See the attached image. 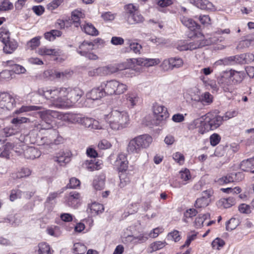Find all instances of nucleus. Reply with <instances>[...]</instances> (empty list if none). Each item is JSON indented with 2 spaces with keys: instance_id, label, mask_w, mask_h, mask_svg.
<instances>
[{
  "instance_id": "obj_60",
  "label": "nucleus",
  "mask_w": 254,
  "mask_h": 254,
  "mask_svg": "<svg viewBox=\"0 0 254 254\" xmlns=\"http://www.w3.org/2000/svg\"><path fill=\"white\" fill-rule=\"evenodd\" d=\"M12 65V68L10 70L12 73H15L16 74L23 73L26 71L24 67L19 64H13Z\"/></svg>"
},
{
  "instance_id": "obj_13",
  "label": "nucleus",
  "mask_w": 254,
  "mask_h": 254,
  "mask_svg": "<svg viewBox=\"0 0 254 254\" xmlns=\"http://www.w3.org/2000/svg\"><path fill=\"white\" fill-rule=\"evenodd\" d=\"M122 99L123 102H125L130 108H133L136 106L139 100L137 94L132 92L125 94L123 96Z\"/></svg>"
},
{
  "instance_id": "obj_8",
  "label": "nucleus",
  "mask_w": 254,
  "mask_h": 254,
  "mask_svg": "<svg viewBox=\"0 0 254 254\" xmlns=\"http://www.w3.org/2000/svg\"><path fill=\"white\" fill-rule=\"evenodd\" d=\"M31 127L40 131L42 129H50L52 128L53 125L52 120L47 115L43 114L41 119L31 121Z\"/></svg>"
},
{
  "instance_id": "obj_56",
  "label": "nucleus",
  "mask_w": 254,
  "mask_h": 254,
  "mask_svg": "<svg viewBox=\"0 0 254 254\" xmlns=\"http://www.w3.org/2000/svg\"><path fill=\"white\" fill-rule=\"evenodd\" d=\"M180 178L184 181H187L191 178L190 171L187 169L181 171L180 172Z\"/></svg>"
},
{
  "instance_id": "obj_28",
  "label": "nucleus",
  "mask_w": 254,
  "mask_h": 254,
  "mask_svg": "<svg viewBox=\"0 0 254 254\" xmlns=\"http://www.w3.org/2000/svg\"><path fill=\"white\" fill-rule=\"evenodd\" d=\"M4 222L8 223L12 226H16L19 225L21 220L17 214H9L4 218Z\"/></svg>"
},
{
  "instance_id": "obj_14",
  "label": "nucleus",
  "mask_w": 254,
  "mask_h": 254,
  "mask_svg": "<svg viewBox=\"0 0 254 254\" xmlns=\"http://www.w3.org/2000/svg\"><path fill=\"white\" fill-rule=\"evenodd\" d=\"M226 76H228L234 85L240 83L244 77V73L242 71H237L231 69L229 71H225Z\"/></svg>"
},
{
  "instance_id": "obj_33",
  "label": "nucleus",
  "mask_w": 254,
  "mask_h": 254,
  "mask_svg": "<svg viewBox=\"0 0 254 254\" xmlns=\"http://www.w3.org/2000/svg\"><path fill=\"white\" fill-rule=\"evenodd\" d=\"M210 202L209 199L205 198L204 196L198 198L195 202L194 206L196 208H205L207 206Z\"/></svg>"
},
{
  "instance_id": "obj_1",
  "label": "nucleus",
  "mask_w": 254,
  "mask_h": 254,
  "mask_svg": "<svg viewBox=\"0 0 254 254\" xmlns=\"http://www.w3.org/2000/svg\"><path fill=\"white\" fill-rule=\"evenodd\" d=\"M37 93L44 97L51 102V106L58 108H63L64 87L45 88L39 89Z\"/></svg>"
},
{
  "instance_id": "obj_52",
  "label": "nucleus",
  "mask_w": 254,
  "mask_h": 254,
  "mask_svg": "<svg viewBox=\"0 0 254 254\" xmlns=\"http://www.w3.org/2000/svg\"><path fill=\"white\" fill-rule=\"evenodd\" d=\"M72 72L68 70H65L62 72H55V76L56 78H61L64 80L67 78L71 75Z\"/></svg>"
},
{
  "instance_id": "obj_34",
  "label": "nucleus",
  "mask_w": 254,
  "mask_h": 254,
  "mask_svg": "<svg viewBox=\"0 0 254 254\" xmlns=\"http://www.w3.org/2000/svg\"><path fill=\"white\" fill-rule=\"evenodd\" d=\"M38 53L42 56H57L58 54V51L55 49H48L46 47H41L38 49Z\"/></svg>"
},
{
  "instance_id": "obj_57",
  "label": "nucleus",
  "mask_w": 254,
  "mask_h": 254,
  "mask_svg": "<svg viewBox=\"0 0 254 254\" xmlns=\"http://www.w3.org/2000/svg\"><path fill=\"white\" fill-rule=\"evenodd\" d=\"M80 184V181L76 178H71L69 180V183L66 186L67 188L75 189L79 186Z\"/></svg>"
},
{
  "instance_id": "obj_55",
  "label": "nucleus",
  "mask_w": 254,
  "mask_h": 254,
  "mask_svg": "<svg viewBox=\"0 0 254 254\" xmlns=\"http://www.w3.org/2000/svg\"><path fill=\"white\" fill-rule=\"evenodd\" d=\"M252 41L250 40H245L240 41L236 47V49L240 50L249 47Z\"/></svg>"
},
{
  "instance_id": "obj_48",
  "label": "nucleus",
  "mask_w": 254,
  "mask_h": 254,
  "mask_svg": "<svg viewBox=\"0 0 254 254\" xmlns=\"http://www.w3.org/2000/svg\"><path fill=\"white\" fill-rule=\"evenodd\" d=\"M199 100L202 104L206 103L209 104L212 102V96L209 92H205L199 98Z\"/></svg>"
},
{
  "instance_id": "obj_47",
  "label": "nucleus",
  "mask_w": 254,
  "mask_h": 254,
  "mask_svg": "<svg viewBox=\"0 0 254 254\" xmlns=\"http://www.w3.org/2000/svg\"><path fill=\"white\" fill-rule=\"evenodd\" d=\"M23 192L19 189L12 190L9 196L10 200L11 201H14L15 199L20 198L22 196Z\"/></svg>"
},
{
  "instance_id": "obj_39",
  "label": "nucleus",
  "mask_w": 254,
  "mask_h": 254,
  "mask_svg": "<svg viewBox=\"0 0 254 254\" xmlns=\"http://www.w3.org/2000/svg\"><path fill=\"white\" fill-rule=\"evenodd\" d=\"M107 70L104 66L99 67L98 68L92 69L88 71V75L90 76H95L97 75H106L105 70Z\"/></svg>"
},
{
  "instance_id": "obj_16",
  "label": "nucleus",
  "mask_w": 254,
  "mask_h": 254,
  "mask_svg": "<svg viewBox=\"0 0 254 254\" xmlns=\"http://www.w3.org/2000/svg\"><path fill=\"white\" fill-rule=\"evenodd\" d=\"M80 194L76 191H71L66 196V204L72 207H76L79 202Z\"/></svg>"
},
{
  "instance_id": "obj_51",
  "label": "nucleus",
  "mask_w": 254,
  "mask_h": 254,
  "mask_svg": "<svg viewBox=\"0 0 254 254\" xmlns=\"http://www.w3.org/2000/svg\"><path fill=\"white\" fill-rule=\"evenodd\" d=\"M73 251L75 254H83L86 251V247L80 243H76L74 245Z\"/></svg>"
},
{
  "instance_id": "obj_37",
  "label": "nucleus",
  "mask_w": 254,
  "mask_h": 254,
  "mask_svg": "<svg viewBox=\"0 0 254 254\" xmlns=\"http://www.w3.org/2000/svg\"><path fill=\"white\" fill-rule=\"evenodd\" d=\"M62 35V32L57 30H52L49 32L45 33L44 37L45 39L49 41L54 40L56 37H60Z\"/></svg>"
},
{
  "instance_id": "obj_58",
  "label": "nucleus",
  "mask_w": 254,
  "mask_h": 254,
  "mask_svg": "<svg viewBox=\"0 0 254 254\" xmlns=\"http://www.w3.org/2000/svg\"><path fill=\"white\" fill-rule=\"evenodd\" d=\"M31 174V171L27 168H22L17 174V178L28 177Z\"/></svg>"
},
{
  "instance_id": "obj_32",
  "label": "nucleus",
  "mask_w": 254,
  "mask_h": 254,
  "mask_svg": "<svg viewBox=\"0 0 254 254\" xmlns=\"http://www.w3.org/2000/svg\"><path fill=\"white\" fill-rule=\"evenodd\" d=\"M138 65L145 66H153L156 64V61L153 59L139 58L136 60Z\"/></svg>"
},
{
  "instance_id": "obj_17",
  "label": "nucleus",
  "mask_w": 254,
  "mask_h": 254,
  "mask_svg": "<svg viewBox=\"0 0 254 254\" xmlns=\"http://www.w3.org/2000/svg\"><path fill=\"white\" fill-rule=\"evenodd\" d=\"M131 171L130 170H127L119 172L120 180L119 187L121 188H123L127 185L129 184L131 177Z\"/></svg>"
},
{
  "instance_id": "obj_63",
  "label": "nucleus",
  "mask_w": 254,
  "mask_h": 254,
  "mask_svg": "<svg viewBox=\"0 0 254 254\" xmlns=\"http://www.w3.org/2000/svg\"><path fill=\"white\" fill-rule=\"evenodd\" d=\"M129 47L131 50H132L134 53L137 54H139L140 52V50L142 49V46L141 45L137 43H129Z\"/></svg>"
},
{
  "instance_id": "obj_35",
  "label": "nucleus",
  "mask_w": 254,
  "mask_h": 254,
  "mask_svg": "<svg viewBox=\"0 0 254 254\" xmlns=\"http://www.w3.org/2000/svg\"><path fill=\"white\" fill-rule=\"evenodd\" d=\"M41 109V107L37 106H23L18 110L14 112V114H19L23 112H27L31 111H37Z\"/></svg>"
},
{
  "instance_id": "obj_4",
  "label": "nucleus",
  "mask_w": 254,
  "mask_h": 254,
  "mask_svg": "<svg viewBox=\"0 0 254 254\" xmlns=\"http://www.w3.org/2000/svg\"><path fill=\"white\" fill-rule=\"evenodd\" d=\"M83 91L78 87H64L63 107H71L83 95Z\"/></svg>"
},
{
  "instance_id": "obj_27",
  "label": "nucleus",
  "mask_w": 254,
  "mask_h": 254,
  "mask_svg": "<svg viewBox=\"0 0 254 254\" xmlns=\"http://www.w3.org/2000/svg\"><path fill=\"white\" fill-rule=\"evenodd\" d=\"M10 123L12 125L16 127H18L19 130V127L20 125L24 123H30L31 124V120L26 117H19L13 118Z\"/></svg>"
},
{
  "instance_id": "obj_64",
  "label": "nucleus",
  "mask_w": 254,
  "mask_h": 254,
  "mask_svg": "<svg viewBox=\"0 0 254 254\" xmlns=\"http://www.w3.org/2000/svg\"><path fill=\"white\" fill-rule=\"evenodd\" d=\"M173 158L175 160L176 162L181 165L183 164L185 157L183 154L180 152H176L173 155Z\"/></svg>"
},
{
  "instance_id": "obj_38",
  "label": "nucleus",
  "mask_w": 254,
  "mask_h": 254,
  "mask_svg": "<svg viewBox=\"0 0 254 254\" xmlns=\"http://www.w3.org/2000/svg\"><path fill=\"white\" fill-rule=\"evenodd\" d=\"M239 224V220L235 218H232L226 223V229L227 231H232L235 229Z\"/></svg>"
},
{
  "instance_id": "obj_21",
  "label": "nucleus",
  "mask_w": 254,
  "mask_h": 254,
  "mask_svg": "<svg viewBox=\"0 0 254 254\" xmlns=\"http://www.w3.org/2000/svg\"><path fill=\"white\" fill-rule=\"evenodd\" d=\"M24 155L25 158L30 159H34L41 155V152L33 147H28L24 150Z\"/></svg>"
},
{
  "instance_id": "obj_9",
  "label": "nucleus",
  "mask_w": 254,
  "mask_h": 254,
  "mask_svg": "<svg viewBox=\"0 0 254 254\" xmlns=\"http://www.w3.org/2000/svg\"><path fill=\"white\" fill-rule=\"evenodd\" d=\"M16 106L15 99L9 93L3 92L0 93V108L11 110Z\"/></svg>"
},
{
  "instance_id": "obj_44",
  "label": "nucleus",
  "mask_w": 254,
  "mask_h": 254,
  "mask_svg": "<svg viewBox=\"0 0 254 254\" xmlns=\"http://www.w3.org/2000/svg\"><path fill=\"white\" fill-rule=\"evenodd\" d=\"M12 78V72L10 70H3L0 72L1 81H6Z\"/></svg>"
},
{
  "instance_id": "obj_59",
  "label": "nucleus",
  "mask_w": 254,
  "mask_h": 254,
  "mask_svg": "<svg viewBox=\"0 0 254 254\" xmlns=\"http://www.w3.org/2000/svg\"><path fill=\"white\" fill-rule=\"evenodd\" d=\"M161 109V112H160V121L161 120H166L169 117V113L168 111L167 108L165 106H160Z\"/></svg>"
},
{
  "instance_id": "obj_15",
  "label": "nucleus",
  "mask_w": 254,
  "mask_h": 254,
  "mask_svg": "<svg viewBox=\"0 0 254 254\" xmlns=\"http://www.w3.org/2000/svg\"><path fill=\"white\" fill-rule=\"evenodd\" d=\"M105 96V95L103 89H102V87H100V86L98 87L93 88L90 91L88 92L86 94L87 98L92 100H99Z\"/></svg>"
},
{
  "instance_id": "obj_26",
  "label": "nucleus",
  "mask_w": 254,
  "mask_h": 254,
  "mask_svg": "<svg viewBox=\"0 0 254 254\" xmlns=\"http://www.w3.org/2000/svg\"><path fill=\"white\" fill-rule=\"evenodd\" d=\"M254 168V157L246 160H243L240 164V168L244 171H252Z\"/></svg>"
},
{
  "instance_id": "obj_19",
  "label": "nucleus",
  "mask_w": 254,
  "mask_h": 254,
  "mask_svg": "<svg viewBox=\"0 0 254 254\" xmlns=\"http://www.w3.org/2000/svg\"><path fill=\"white\" fill-rule=\"evenodd\" d=\"M141 150L136 137L130 140L127 147V151L129 153H139Z\"/></svg>"
},
{
  "instance_id": "obj_22",
  "label": "nucleus",
  "mask_w": 254,
  "mask_h": 254,
  "mask_svg": "<svg viewBox=\"0 0 254 254\" xmlns=\"http://www.w3.org/2000/svg\"><path fill=\"white\" fill-rule=\"evenodd\" d=\"M3 51L6 54L12 53L17 48V42L13 40H8L6 42L4 43Z\"/></svg>"
},
{
  "instance_id": "obj_53",
  "label": "nucleus",
  "mask_w": 254,
  "mask_h": 254,
  "mask_svg": "<svg viewBox=\"0 0 254 254\" xmlns=\"http://www.w3.org/2000/svg\"><path fill=\"white\" fill-rule=\"evenodd\" d=\"M13 8V4L7 0H4L0 4V10L6 11L11 10Z\"/></svg>"
},
{
  "instance_id": "obj_18",
  "label": "nucleus",
  "mask_w": 254,
  "mask_h": 254,
  "mask_svg": "<svg viewBox=\"0 0 254 254\" xmlns=\"http://www.w3.org/2000/svg\"><path fill=\"white\" fill-rule=\"evenodd\" d=\"M135 137L142 149L148 147L152 142V137L147 134L140 135Z\"/></svg>"
},
{
  "instance_id": "obj_31",
  "label": "nucleus",
  "mask_w": 254,
  "mask_h": 254,
  "mask_svg": "<svg viewBox=\"0 0 254 254\" xmlns=\"http://www.w3.org/2000/svg\"><path fill=\"white\" fill-rule=\"evenodd\" d=\"M86 168L90 171H93L95 170H99L101 168L102 163L99 161H96L95 160H91L86 161L85 163Z\"/></svg>"
},
{
  "instance_id": "obj_2",
  "label": "nucleus",
  "mask_w": 254,
  "mask_h": 254,
  "mask_svg": "<svg viewBox=\"0 0 254 254\" xmlns=\"http://www.w3.org/2000/svg\"><path fill=\"white\" fill-rule=\"evenodd\" d=\"M130 119L127 112L113 110L110 116V127L114 130H118L127 127L129 124Z\"/></svg>"
},
{
  "instance_id": "obj_43",
  "label": "nucleus",
  "mask_w": 254,
  "mask_h": 254,
  "mask_svg": "<svg viewBox=\"0 0 254 254\" xmlns=\"http://www.w3.org/2000/svg\"><path fill=\"white\" fill-rule=\"evenodd\" d=\"M0 40L3 44L10 40L9 32L6 29L3 28L0 29Z\"/></svg>"
},
{
  "instance_id": "obj_6",
  "label": "nucleus",
  "mask_w": 254,
  "mask_h": 254,
  "mask_svg": "<svg viewBox=\"0 0 254 254\" xmlns=\"http://www.w3.org/2000/svg\"><path fill=\"white\" fill-rule=\"evenodd\" d=\"M94 45L92 42L84 41L77 49V52L81 56L85 57L91 60H97L98 56L91 52L94 49Z\"/></svg>"
},
{
  "instance_id": "obj_5",
  "label": "nucleus",
  "mask_w": 254,
  "mask_h": 254,
  "mask_svg": "<svg viewBox=\"0 0 254 254\" xmlns=\"http://www.w3.org/2000/svg\"><path fill=\"white\" fill-rule=\"evenodd\" d=\"M211 114H207L204 116L205 123L203 127H201L200 130V133L202 134L210 130L216 129L222 124L223 121L227 120L232 117L227 115L224 117L215 116L211 117Z\"/></svg>"
},
{
  "instance_id": "obj_20",
  "label": "nucleus",
  "mask_w": 254,
  "mask_h": 254,
  "mask_svg": "<svg viewBox=\"0 0 254 254\" xmlns=\"http://www.w3.org/2000/svg\"><path fill=\"white\" fill-rule=\"evenodd\" d=\"M204 123V116H202L201 118L196 119L190 122L188 125V128L189 130H193L198 128V132L200 133V129L203 127Z\"/></svg>"
},
{
  "instance_id": "obj_29",
  "label": "nucleus",
  "mask_w": 254,
  "mask_h": 254,
  "mask_svg": "<svg viewBox=\"0 0 254 254\" xmlns=\"http://www.w3.org/2000/svg\"><path fill=\"white\" fill-rule=\"evenodd\" d=\"M196 7L204 10H213L215 9L213 4L207 0H199Z\"/></svg>"
},
{
  "instance_id": "obj_11",
  "label": "nucleus",
  "mask_w": 254,
  "mask_h": 254,
  "mask_svg": "<svg viewBox=\"0 0 254 254\" xmlns=\"http://www.w3.org/2000/svg\"><path fill=\"white\" fill-rule=\"evenodd\" d=\"M217 81L219 87L224 92L231 93L233 91L234 84L229 77L226 76L225 71L221 73L220 76L217 78Z\"/></svg>"
},
{
  "instance_id": "obj_46",
  "label": "nucleus",
  "mask_w": 254,
  "mask_h": 254,
  "mask_svg": "<svg viewBox=\"0 0 254 254\" xmlns=\"http://www.w3.org/2000/svg\"><path fill=\"white\" fill-rule=\"evenodd\" d=\"M40 37H36L32 39L30 41L27 42V47L30 48L31 49H34L40 45Z\"/></svg>"
},
{
  "instance_id": "obj_10",
  "label": "nucleus",
  "mask_w": 254,
  "mask_h": 254,
  "mask_svg": "<svg viewBox=\"0 0 254 254\" xmlns=\"http://www.w3.org/2000/svg\"><path fill=\"white\" fill-rule=\"evenodd\" d=\"M126 14L127 22L130 24L140 23L143 21V16L135 10L134 6L131 4L127 6Z\"/></svg>"
},
{
  "instance_id": "obj_40",
  "label": "nucleus",
  "mask_w": 254,
  "mask_h": 254,
  "mask_svg": "<svg viewBox=\"0 0 254 254\" xmlns=\"http://www.w3.org/2000/svg\"><path fill=\"white\" fill-rule=\"evenodd\" d=\"M170 61L172 69L175 68H180L182 67L184 64L183 60L179 57L170 58Z\"/></svg>"
},
{
  "instance_id": "obj_12",
  "label": "nucleus",
  "mask_w": 254,
  "mask_h": 254,
  "mask_svg": "<svg viewBox=\"0 0 254 254\" xmlns=\"http://www.w3.org/2000/svg\"><path fill=\"white\" fill-rule=\"evenodd\" d=\"M114 165L117 167L119 172L128 170L127 169L128 161L125 154L122 153L119 154Z\"/></svg>"
},
{
  "instance_id": "obj_25",
  "label": "nucleus",
  "mask_w": 254,
  "mask_h": 254,
  "mask_svg": "<svg viewBox=\"0 0 254 254\" xmlns=\"http://www.w3.org/2000/svg\"><path fill=\"white\" fill-rule=\"evenodd\" d=\"M105 176L100 175L96 176L93 182V185L96 190H101L105 187Z\"/></svg>"
},
{
  "instance_id": "obj_30",
  "label": "nucleus",
  "mask_w": 254,
  "mask_h": 254,
  "mask_svg": "<svg viewBox=\"0 0 254 254\" xmlns=\"http://www.w3.org/2000/svg\"><path fill=\"white\" fill-rule=\"evenodd\" d=\"M82 13L78 10H75L71 13V20L75 27H78L80 24V18L82 17Z\"/></svg>"
},
{
  "instance_id": "obj_54",
  "label": "nucleus",
  "mask_w": 254,
  "mask_h": 254,
  "mask_svg": "<svg viewBox=\"0 0 254 254\" xmlns=\"http://www.w3.org/2000/svg\"><path fill=\"white\" fill-rule=\"evenodd\" d=\"M83 117L81 115L77 114H72L70 115L68 117V120L72 123L73 124H80L82 122Z\"/></svg>"
},
{
  "instance_id": "obj_41",
  "label": "nucleus",
  "mask_w": 254,
  "mask_h": 254,
  "mask_svg": "<svg viewBox=\"0 0 254 254\" xmlns=\"http://www.w3.org/2000/svg\"><path fill=\"white\" fill-rule=\"evenodd\" d=\"M39 254H52L50 246L45 243H41L38 245Z\"/></svg>"
},
{
  "instance_id": "obj_61",
  "label": "nucleus",
  "mask_w": 254,
  "mask_h": 254,
  "mask_svg": "<svg viewBox=\"0 0 254 254\" xmlns=\"http://www.w3.org/2000/svg\"><path fill=\"white\" fill-rule=\"evenodd\" d=\"M221 137L217 133H213L210 137V142L211 145L214 146L217 145L220 142Z\"/></svg>"
},
{
  "instance_id": "obj_36",
  "label": "nucleus",
  "mask_w": 254,
  "mask_h": 254,
  "mask_svg": "<svg viewBox=\"0 0 254 254\" xmlns=\"http://www.w3.org/2000/svg\"><path fill=\"white\" fill-rule=\"evenodd\" d=\"M219 203L225 208H228L235 204V199L232 197H229L228 198H221Z\"/></svg>"
},
{
  "instance_id": "obj_24",
  "label": "nucleus",
  "mask_w": 254,
  "mask_h": 254,
  "mask_svg": "<svg viewBox=\"0 0 254 254\" xmlns=\"http://www.w3.org/2000/svg\"><path fill=\"white\" fill-rule=\"evenodd\" d=\"M181 20L183 24L191 31H194L199 27L192 19L183 16L181 18Z\"/></svg>"
},
{
  "instance_id": "obj_3",
  "label": "nucleus",
  "mask_w": 254,
  "mask_h": 254,
  "mask_svg": "<svg viewBox=\"0 0 254 254\" xmlns=\"http://www.w3.org/2000/svg\"><path fill=\"white\" fill-rule=\"evenodd\" d=\"M105 95H120L127 90V86L116 80L102 82L100 84Z\"/></svg>"
},
{
  "instance_id": "obj_50",
  "label": "nucleus",
  "mask_w": 254,
  "mask_h": 254,
  "mask_svg": "<svg viewBox=\"0 0 254 254\" xmlns=\"http://www.w3.org/2000/svg\"><path fill=\"white\" fill-rule=\"evenodd\" d=\"M225 245V242L220 238H217L212 242L211 245L214 249L219 250Z\"/></svg>"
},
{
  "instance_id": "obj_23",
  "label": "nucleus",
  "mask_w": 254,
  "mask_h": 254,
  "mask_svg": "<svg viewBox=\"0 0 254 254\" xmlns=\"http://www.w3.org/2000/svg\"><path fill=\"white\" fill-rule=\"evenodd\" d=\"M81 29L85 33L92 36H96L98 35V31L95 27L89 23H86L84 24L80 25Z\"/></svg>"
},
{
  "instance_id": "obj_45",
  "label": "nucleus",
  "mask_w": 254,
  "mask_h": 254,
  "mask_svg": "<svg viewBox=\"0 0 254 254\" xmlns=\"http://www.w3.org/2000/svg\"><path fill=\"white\" fill-rule=\"evenodd\" d=\"M91 213L98 214L99 212H102L103 210V206L98 203H93L90 206Z\"/></svg>"
},
{
  "instance_id": "obj_7",
  "label": "nucleus",
  "mask_w": 254,
  "mask_h": 254,
  "mask_svg": "<svg viewBox=\"0 0 254 254\" xmlns=\"http://www.w3.org/2000/svg\"><path fill=\"white\" fill-rule=\"evenodd\" d=\"M153 114L149 115L145 117L142 120V125L148 127L149 128H153L158 125L159 120V104L157 103L153 104L152 107Z\"/></svg>"
},
{
  "instance_id": "obj_62",
  "label": "nucleus",
  "mask_w": 254,
  "mask_h": 254,
  "mask_svg": "<svg viewBox=\"0 0 254 254\" xmlns=\"http://www.w3.org/2000/svg\"><path fill=\"white\" fill-rule=\"evenodd\" d=\"M251 206L249 205L243 203L239 205V210L240 212L246 214H249L251 212Z\"/></svg>"
},
{
  "instance_id": "obj_49",
  "label": "nucleus",
  "mask_w": 254,
  "mask_h": 254,
  "mask_svg": "<svg viewBox=\"0 0 254 254\" xmlns=\"http://www.w3.org/2000/svg\"><path fill=\"white\" fill-rule=\"evenodd\" d=\"M233 64H246L245 60L244 59V55L241 54L240 55H236L234 56H231Z\"/></svg>"
},
{
  "instance_id": "obj_42",
  "label": "nucleus",
  "mask_w": 254,
  "mask_h": 254,
  "mask_svg": "<svg viewBox=\"0 0 254 254\" xmlns=\"http://www.w3.org/2000/svg\"><path fill=\"white\" fill-rule=\"evenodd\" d=\"M19 131L18 127H15L13 125L7 127L3 129L4 133L6 137L14 135L18 132Z\"/></svg>"
}]
</instances>
